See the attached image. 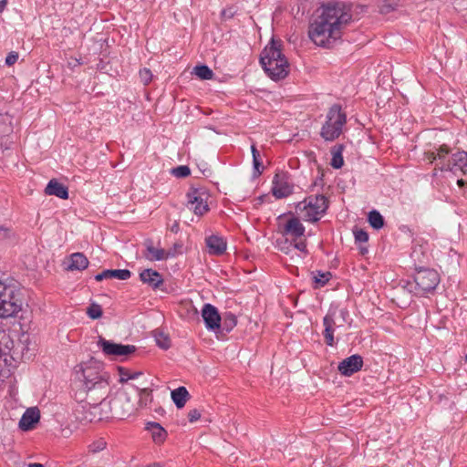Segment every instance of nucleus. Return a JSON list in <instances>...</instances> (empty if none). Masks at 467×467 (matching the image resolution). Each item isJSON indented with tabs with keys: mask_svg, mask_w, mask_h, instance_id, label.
Instances as JSON below:
<instances>
[{
	"mask_svg": "<svg viewBox=\"0 0 467 467\" xmlns=\"http://www.w3.org/2000/svg\"><path fill=\"white\" fill-rule=\"evenodd\" d=\"M351 20L350 9L344 4L323 5L309 26L308 36L315 45L329 48L341 38L343 30Z\"/></svg>",
	"mask_w": 467,
	"mask_h": 467,
	"instance_id": "nucleus-1",
	"label": "nucleus"
},
{
	"mask_svg": "<svg viewBox=\"0 0 467 467\" xmlns=\"http://www.w3.org/2000/svg\"><path fill=\"white\" fill-rule=\"evenodd\" d=\"M75 376L81 382L85 392L95 389H106L109 385L108 372L104 370L102 363L94 358L77 365Z\"/></svg>",
	"mask_w": 467,
	"mask_h": 467,
	"instance_id": "nucleus-2",
	"label": "nucleus"
},
{
	"mask_svg": "<svg viewBox=\"0 0 467 467\" xmlns=\"http://www.w3.org/2000/svg\"><path fill=\"white\" fill-rule=\"evenodd\" d=\"M281 44L272 39L260 57V62L266 74L274 80L285 78L289 73V63L282 53Z\"/></svg>",
	"mask_w": 467,
	"mask_h": 467,
	"instance_id": "nucleus-3",
	"label": "nucleus"
},
{
	"mask_svg": "<svg viewBox=\"0 0 467 467\" xmlns=\"http://www.w3.org/2000/svg\"><path fill=\"white\" fill-rule=\"evenodd\" d=\"M296 209L303 220L317 222L327 209V201L324 195H312L298 202Z\"/></svg>",
	"mask_w": 467,
	"mask_h": 467,
	"instance_id": "nucleus-4",
	"label": "nucleus"
},
{
	"mask_svg": "<svg viewBox=\"0 0 467 467\" xmlns=\"http://www.w3.org/2000/svg\"><path fill=\"white\" fill-rule=\"evenodd\" d=\"M22 309L18 291L0 281V318L13 317Z\"/></svg>",
	"mask_w": 467,
	"mask_h": 467,
	"instance_id": "nucleus-5",
	"label": "nucleus"
},
{
	"mask_svg": "<svg viewBox=\"0 0 467 467\" xmlns=\"http://www.w3.org/2000/svg\"><path fill=\"white\" fill-rule=\"evenodd\" d=\"M347 122V116L338 105H333L327 114V120L321 129V136L326 140H334L340 136Z\"/></svg>",
	"mask_w": 467,
	"mask_h": 467,
	"instance_id": "nucleus-6",
	"label": "nucleus"
},
{
	"mask_svg": "<svg viewBox=\"0 0 467 467\" xmlns=\"http://www.w3.org/2000/svg\"><path fill=\"white\" fill-rule=\"evenodd\" d=\"M109 402L102 400L99 404L83 406L81 410H78L77 418L85 423H92L102 420L109 417Z\"/></svg>",
	"mask_w": 467,
	"mask_h": 467,
	"instance_id": "nucleus-7",
	"label": "nucleus"
},
{
	"mask_svg": "<svg viewBox=\"0 0 467 467\" xmlns=\"http://www.w3.org/2000/svg\"><path fill=\"white\" fill-rule=\"evenodd\" d=\"M209 193L204 188H191L187 192V207L202 216L209 211Z\"/></svg>",
	"mask_w": 467,
	"mask_h": 467,
	"instance_id": "nucleus-8",
	"label": "nucleus"
},
{
	"mask_svg": "<svg viewBox=\"0 0 467 467\" xmlns=\"http://www.w3.org/2000/svg\"><path fill=\"white\" fill-rule=\"evenodd\" d=\"M416 289L419 293H429L433 291L440 283V275L433 269H420L414 276Z\"/></svg>",
	"mask_w": 467,
	"mask_h": 467,
	"instance_id": "nucleus-9",
	"label": "nucleus"
},
{
	"mask_svg": "<svg viewBox=\"0 0 467 467\" xmlns=\"http://www.w3.org/2000/svg\"><path fill=\"white\" fill-rule=\"evenodd\" d=\"M279 220L280 233L283 235L290 236L294 241L304 235L306 229L297 217H291L286 221H284L282 218Z\"/></svg>",
	"mask_w": 467,
	"mask_h": 467,
	"instance_id": "nucleus-10",
	"label": "nucleus"
},
{
	"mask_svg": "<svg viewBox=\"0 0 467 467\" xmlns=\"http://www.w3.org/2000/svg\"><path fill=\"white\" fill-rule=\"evenodd\" d=\"M292 192L293 185L288 181L287 175L284 172L276 173L273 181V195L277 199H281L289 196Z\"/></svg>",
	"mask_w": 467,
	"mask_h": 467,
	"instance_id": "nucleus-11",
	"label": "nucleus"
},
{
	"mask_svg": "<svg viewBox=\"0 0 467 467\" xmlns=\"http://www.w3.org/2000/svg\"><path fill=\"white\" fill-rule=\"evenodd\" d=\"M202 317L207 329L214 331L220 328L221 317L215 306L205 304L202 309Z\"/></svg>",
	"mask_w": 467,
	"mask_h": 467,
	"instance_id": "nucleus-12",
	"label": "nucleus"
},
{
	"mask_svg": "<svg viewBox=\"0 0 467 467\" xmlns=\"http://www.w3.org/2000/svg\"><path fill=\"white\" fill-rule=\"evenodd\" d=\"M336 309H330L328 313L325 316L323 319V325H324V331L323 335L325 337V341L328 346H334L335 339H334V332L336 330V327H340L341 325L337 326L336 322Z\"/></svg>",
	"mask_w": 467,
	"mask_h": 467,
	"instance_id": "nucleus-13",
	"label": "nucleus"
},
{
	"mask_svg": "<svg viewBox=\"0 0 467 467\" xmlns=\"http://www.w3.org/2000/svg\"><path fill=\"white\" fill-rule=\"evenodd\" d=\"M363 359L359 355H352L338 364V370L344 376H351L361 369Z\"/></svg>",
	"mask_w": 467,
	"mask_h": 467,
	"instance_id": "nucleus-14",
	"label": "nucleus"
},
{
	"mask_svg": "<svg viewBox=\"0 0 467 467\" xmlns=\"http://www.w3.org/2000/svg\"><path fill=\"white\" fill-rule=\"evenodd\" d=\"M205 241L210 254L221 255L226 250V241L219 235L213 234L208 236Z\"/></svg>",
	"mask_w": 467,
	"mask_h": 467,
	"instance_id": "nucleus-15",
	"label": "nucleus"
},
{
	"mask_svg": "<svg viewBox=\"0 0 467 467\" xmlns=\"http://www.w3.org/2000/svg\"><path fill=\"white\" fill-rule=\"evenodd\" d=\"M40 413L36 408H29L23 414L19 421V427L23 431L31 430L34 424L39 420Z\"/></svg>",
	"mask_w": 467,
	"mask_h": 467,
	"instance_id": "nucleus-16",
	"label": "nucleus"
},
{
	"mask_svg": "<svg viewBox=\"0 0 467 467\" xmlns=\"http://www.w3.org/2000/svg\"><path fill=\"white\" fill-rule=\"evenodd\" d=\"M456 166H467V151L462 150L453 153L451 160L442 163L441 170L452 171Z\"/></svg>",
	"mask_w": 467,
	"mask_h": 467,
	"instance_id": "nucleus-17",
	"label": "nucleus"
},
{
	"mask_svg": "<svg viewBox=\"0 0 467 467\" xmlns=\"http://www.w3.org/2000/svg\"><path fill=\"white\" fill-rule=\"evenodd\" d=\"M140 280L151 286L152 288H158L163 282L161 275L159 272L152 269H145L140 275Z\"/></svg>",
	"mask_w": 467,
	"mask_h": 467,
	"instance_id": "nucleus-18",
	"label": "nucleus"
},
{
	"mask_svg": "<svg viewBox=\"0 0 467 467\" xmlns=\"http://www.w3.org/2000/svg\"><path fill=\"white\" fill-rule=\"evenodd\" d=\"M45 192L47 195H54L64 200L68 198L67 188L54 179L49 181L45 189Z\"/></svg>",
	"mask_w": 467,
	"mask_h": 467,
	"instance_id": "nucleus-19",
	"label": "nucleus"
},
{
	"mask_svg": "<svg viewBox=\"0 0 467 467\" xmlns=\"http://www.w3.org/2000/svg\"><path fill=\"white\" fill-rule=\"evenodd\" d=\"M170 255H174L170 252H166L161 248L153 246L152 242H147L145 256L150 261H160L168 258Z\"/></svg>",
	"mask_w": 467,
	"mask_h": 467,
	"instance_id": "nucleus-20",
	"label": "nucleus"
},
{
	"mask_svg": "<svg viewBox=\"0 0 467 467\" xmlns=\"http://www.w3.org/2000/svg\"><path fill=\"white\" fill-rule=\"evenodd\" d=\"M142 375L141 371H131L130 369L119 366V384L121 385V389H124L125 384L128 381H135Z\"/></svg>",
	"mask_w": 467,
	"mask_h": 467,
	"instance_id": "nucleus-21",
	"label": "nucleus"
},
{
	"mask_svg": "<svg viewBox=\"0 0 467 467\" xmlns=\"http://www.w3.org/2000/svg\"><path fill=\"white\" fill-rule=\"evenodd\" d=\"M88 261L87 257L81 253H75L69 258V264L67 266V270H84L88 267Z\"/></svg>",
	"mask_w": 467,
	"mask_h": 467,
	"instance_id": "nucleus-22",
	"label": "nucleus"
},
{
	"mask_svg": "<svg viewBox=\"0 0 467 467\" xmlns=\"http://www.w3.org/2000/svg\"><path fill=\"white\" fill-rule=\"evenodd\" d=\"M171 396L176 407L182 409L184 407L190 395L185 387H179L171 391Z\"/></svg>",
	"mask_w": 467,
	"mask_h": 467,
	"instance_id": "nucleus-23",
	"label": "nucleus"
},
{
	"mask_svg": "<svg viewBox=\"0 0 467 467\" xmlns=\"http://www.w3.org/2000/svg\"><path fill=\"white\" fill-rule=\"evenodd\" d=\"M146 429L150 431L155 442H162L167 435L166 431L157 422H148Z\"/></svg>",
	"mask_w": 467,
	"mask_h": 467,
	"instance_id": "nucleus-24",
	"label": "nucleus"
},
{
	"mask_svg": "<svg viewBox=\"0 0 467 467\" xmlns=\"http://www.w3.org/2000/svg\"><path fill=\"white\" fill-rule=\"evenodd\" d=\"M98 347L107 356L117 355V344L105 339L101 336L99 337Z\"/></svg>",
	"mask_w": 467,
	"mask_h": 467,
	"instance_id": "nucleus-25",
	"label": "nucleus"
},
{
	"mask_svg": "<svg viewBox=\"0 0 467 467\" xmlns=\"http://www.w3.org/2000/svg\"><path fill=\"white\" fill-rule=\"evenodd\" d=\"M153 337L155 338L156 344L163 348L168 349L171 347V339L167 334L162 332L161 330L156 329L153 331Z\"/></svg>",
	"mask_w": 467,
	"mask_h": 467,
	"instance_id": "nucleus-26",
	"label": "nucleus"
},
{
	"mask_svg": "<svg viewBox=\"0 0 467 467\" xmlns=\"http://www.w3.org/2000/svg\"><path fill=\"white\" fill-rule=\"evenodd\" d=\"M342 150L343 147L341 145L335 146L332 149V160H331V166L335 169H339L343 166L344 161L342 157Z\"/></svg>",
	"mask_w": 467,
	"mask_h": 467,
	"instance_id": "nucleus-27",
	"label": "nucleus"
},
{
	"mask_svg": "<svg viewBox=\"0 0 467 467\" xmlns=\"http://www.w3.org/2000/svg\"><path fill=\"white\" fill-rule=\"evenodd\" d=\"M368 223L375 229H380L384 225L383 216L376 210L369 212Z\"/></svg>",
	"mask_w": 467,
	"mask_h": 467,
	"instance_id": "nucleus-28",
	"label": "nucleus"
},
{
	"mask_svg": "<svg viewBox=\"0 0 467 467\" xmlns=\"http://www.w3.org/2000/svg\"><path fill=\"white\" fill-rule=\"evenodd\" d=\"M193 73L201 79H212L213 72L205 65L196 66L193 68Z\"/></svg>",
	"mask_w": 467,
	"mask_h": 467,
	"instance_id": "nucleus-29",
	"label": "nucleus"
},
{
	"mask_svg": "<svg viewBox=\"0 0 467 467\" xmlns=\"http://www.w3.org/2000/svg\"><path fill=\"white\" fill-rule=\"evenodd\" d=\"M139 391V387L136 386L134 383L128 381L127 384H125L124 389H121V386L119 387V392H121L126 396L127 401H130V399L132 397H135Z\"/></svg>",
	"mask_w": 467,
	"mask_h": 467,
	"instance_id": "nucleus-30",
	"label": "nucleus"
},
{
	"mask_svg": "<svg viewBox=\"0 0 467 467\" xmlns=\"http://www.w3.org/2000/svg\"><path fill=\"white\" fill-rule=\"evenodd\" d=\"M136 351V347L133 345H121L119 344V362L124 361L127 358Z\"/></svg>",
	"mask_w": 467,
	"mask_h": 467,
	"instance_id": "nucleus-31",
	"label": "nucleus"
},
{
	"mask_svg": "<svg viewBox=\"0 0 467 467\" xmlns=\"http://www.w3.org/2000/svg\"><path fill=\"white\" fill-rule=\"evenodd\" d=\"M87 314L91 319L99 318L102 316L101 306L98 304H91L87 308Z\"/></svg>",
	"mask_w": 467,
	"mask_h": 467,
	"instance_id": "nucleus-32",
	"label": "nucleus"
},
{
	"mask_svg": "<svg viewBox=\"0 0 467 467\" xmlns=\"http://www.w3.org/2000/svg\"><path fill=\"white\" fill-rule=\"evenodd\" d=\"M331 274L329 272L326 273H318L314 276L315 283L317 284L316 287H321L325 285L330 279Z\"/></svg>",
	"mask_w": 467,
	"mask_h": 467,
	"instance_id": "nucleus-33",
	"label": "nucleus"
},
{
	"mask_svg": "<svg viewBox=\"0 0 467 467\" xmlns=\"http://www.w3.org/2000/svg\"><path fill=\"white\" fill-rule=\"evenodd\" d=\"M171 172L178 178H184L190 175L191 171L188 166L182 165L172 169Z\"/></svg>",
	"mask_w": 467,
	"mask_h": 467,
	"instance_id": "nucleus-34",
	"label": "nucleus"
},
{
	"mask_svg": "<svg viewBox=\"0 0 467 467\" xmlns=\"http://www.w3.org/2000/svg\"><path fill=\"white\" fill-rule=\"evenodd\" d=\"M140 81L144 84V85H147L149 84L151 79H152V73L150 69L148 68H143L140 71Z\"/></svg>",
	"mask_w": 467,
	"mask_h": 467,
	"instance_id": "nucleus-35",
	"label": "nucleus"
},
{
	"mask_svg": "<svg viewBox=\"0 0 467 467\" xmlns=\"http://www.w3.org/2000/svg\"><path fill=\"white\" fill-rule=\"evenodd\" d=\"M450 151L451 150L446 144H442L441 146H440L436 152L438 160L443 161L447 155H449Z\"/></svg>",
	"mask_w": 467,
	"mask_h": 467,
	"instance_id": "nucleus-36",
	"label": "nucleus"
},
{
	"mask_svg": "<svg viewBox=\"0 0 467 467\" xmlns=\"http://www.w3.org/2000/svg\"><path fill=\"white\" fill-rule=\"evenodd\" d=\"M106 447V441H103V440H99L96 442H93L90 446H89V449L91 451L93 452H98V451H102L103 449H105Z\"/></svg>",
	"mask_w": 467,
	"mask_h": 467,
	"instance_id": "nucleus-37",
	"label": "nucleus"
},
{
	"mask_svg": "<svg viewBox=\"0 0 467 467\" xmlns=\"http://www.w3.org/2000/svg\"><path fill=\"white\" fill-rule=\"evenodd\" d=\"M354 234L356 241L359 243H365L368 240V235L367 232L363 230H357Z\"/></svg>",
	"mask_w": 467,
	"mask_h": 467,
	"instance_id": "nucleus-38",
	"label": "nucleus"
},
{
	"mask_svg": "<svg viewBox=\"0 0 467 467\" xmlns=\"http://www.w3.org/2000/svg\"><path fill=\"white\" fill-rule=\"evenodd\" d=\"M201 418V412L197 409L191 410L188 413L190 422H195Z\"/></svg>",
	"mask_w": 467,
	"mask_h": 467,
	"instance_id": "nucleus-39",
	"label": "nucleus"
},
{
	"mask_svg": "<svg viewBox=\"0 0 467 467\" xmlns=\"http://www.w3.org/2000/svg\"><path fill=\"white\" fill-rule=\"evenodd\" d=\"M18 58V55L16 52H11L8 54V56L5 58V64L8 66L14 65Z\"/></svg>",
	"mask_w": 467,
	"mask_h": 467,
	"instance_id": "nucleus-40",
	"label": "nucleus"
},
{
	"mask_svg": "<svg viewBox=\"0 0 467 467\" xmlns=\"http://www.w3.org/2000/svg\"><path fill=\"white\" fill-rule=\"evenodd\" d=\"M294 248L300 252L306 253V244L305 240L294 241Z\"/></svg>",
	"mask_w": 467,
	"mask_h": 467,
	"instance_id": "nucleus-41",
	"label": "nucleus"
},
{
	"mask_svg": "<svg viewBox=\"0 0 467 467\" xmlns=\"http://www.w3.org/2000/svg\"><path fill=\"white\" fill-rule=\"evenodd\" d=\"M103 277L107 278H117V269L105 270L102 272Z\"/></svg>",
	"mask_w": 467,
	"mask_h": 467,
	"instance_id": "nucleus-42",
	"label": "nucleus"
},
{
	"mask_svg": "<svg viewBox=\"0 0 467 467\" xmlns=\"http://www.w3.org/2000/svg\"><path fill=\"white\" fill-rule=\"evenodd\" d=\"M11 230L7 227L0 225V239L10 237Z\"/></svg>",
	"mask_w": 467,
	"mask_h": 467,
	"instance_id": "nucleus-43",
	"label": "nucleus"
},
{
	"mask_svg": "<svg viewBox=\"0 0 467 467\" xmlns=\"http://www.w3.org/2000/svg\"><path fill=\"white\" fill-rule=\"evenodd\" d=\"M130 272L129 270H126V269L119 270V279L126 280V279L130 278Z\"/></svg>",
	"mask_w": 467,
	"mask_h": 467,
	"instance_id": "nucleus-44",
	"label": "nucleus"
},
{
	"mask_svg": "<svg viewBox=\"0 0 467 467\" xmlns=\"http://www.w3.org/2000/svg\"><path fill=\"white\" fill-rule=\"evenodd\" d=\"M253 163L254 170L257 171V173L260 174L262 172V170H260V168L262 167V162L259 161V158H256V160L254 159Z\"/></svg>",
	"mask_w": 467,
	"mask_h": 467,
	"instance_id": "nucleus-45",
	"label": "nucleus"
},
{
	"mask_svg": "<svg viewBox=\"0 0 467 467\" xmlns=\"http://www.w3.org/2000/svg\"><path fill=\"white\" fill-rule=\"evenodd\" d=\"M339 315L342 317L343 321H346L347 317H348V311L345 308H342L339 310Z\"/></svg>",
	"mask_w": 467,
	"mask_h": 467,
	"instance_id": "nucleus-46",
	"label": "nucleus"
},
{
	"mask_svg": "<svg viewBox=\"0 0 467 467\" xmlns=\"http://www.w3.org/2000/svg\"><path fill=\"white\" fill-rule=\"evenodd\" d=\"M251 150H252V154H253V160L256 158H259V151L257 150V149L255 148L254 145H252L251 147Z\"/></svg>",
	"mask_w": 467,
	"mask_h": 467,
	"instance_id": "nucleus-47",
	"label": "nucleus"
},
{
	"mask_svg": "<svg viewBox=\"0 0 467 467\" xmlns=\"http://www.w3.org/2000/svg\"><path fill=\"white\" fill-rule=\"evenodd\" d=\"M7 5V0H1L0 1V15L4 12Z\"/></svg>",
	"mask_w": 467,
	"mask_h": 467,
	"instance_id": "nucleus-48",
	"label": "nucleus"
},
{
	"mask_svg": "<svg viewBox=\"0 0 467 467\" xmlns=\"http://www.w3.org/2000/svg\"><path fill=\"white\" fill-rule=\"evenodd\" d=\"M428 159L431 162H433L435 160H438L437 154L435 152H429Z\"/></svg>",
	"mask_w": 467,
	"mask_h": 467,
	"instance_id": "nucleus-49",
	"label": "nucleus"
},
{
	"mask_svg": "<svg viewBox=\"0 0 467 467\" xmlns=\"http://www.w3.org/2000/svg\"><path fill=\"white\" fill-rule=\"evenodd\" d=\"M171 231L172 233H177L179 231V223L174 222V223L171 226Z\"/></svg>",
	"mask_w": 467,
	"mask_h": 467,
	"instance_id": "nucleus-50",
	"label": "nucleus"
},
{
	"mask_svg": "<svg viewBox=\"0 0 467 467\" xmlns=\"http://www.w3.org/2000/svg\"><path fill=\"white\" fill-rule=\"evenodd\" d=\"M457 184H458L459 187H463L465 185V182L462 179H459L457 181Z\"/></svg>",
	"mask_w": 467,
	"mask_h": 467,
	"instance_id": "nucleus-51",
	"label": "nucleus"
},
{
	"mask_svg": "<svg viewBox=\"0 0 467 467\" xmlns=\"http://www.w3.org/2000/svg\"><path fill=\"white\" fill-rule=\"evenodd\" d=\"M95 279H96L97 281H101V280H103V279H105V278L103 277L102 273H100V274H98V275L95 276Z\"/></svg>",
	"mask_w": 467,
	"mask_h": 467,
	"instance_id": "nucleus-52",
	"label": "nucleus"
},
{
	"mask_svg": "<svg viewBox=\"0 0 467 467\" xmlns=\"http://www.w3.org/2000/svg\"><path fill=\"white\" fill-rule=\"evenodd\" d=\"M28 467H44L41 463H30Z\"/></svg>",
	"mask_w": 467,
	"mask_h": 467,
	"instance_id": "nucleus-53",
	"label": "nucleus"
},
{
	"mask_svg": "<svg viewBox=\"0 0 467 467\" xmlns=\"http://www.w3.org/2000/svg\"><path fill=\"white\" fill-rule=\"evenodd\" d=\"M230 321H232V325H233V326H235V324H236V320H235V317H231Z\"/></svg>",
	"mask_w": 467,
	"mask_h": 467,
	"instance_id": "nucleus-54",
	"label": "nucleus"
},
{
	"mask_svg": "<svg viewBox=\"0 0 467 467\" xmlns=\"http://www.w3.org/2000/svg\"><path fill=\"white\" fill-rule=\"evenodd\" d=\"M149 467H161L158 463H153L152 465H150Z\"/></svg>",
	"mask_w": 467,
	"mask_h": 467,
	"instance_id": "nucleus-55",
	"label": "nucleus"
},
{
	"mask_svg": "<svg viewBox=\"0 0 467 467\" xmlns=\"http://www.w3.org/2000/svg\"><path fill=\"white\" fill-rule=\"evenodd\" d=\"M466 360H467V354H466Z\"/></svg>",
	"mask_w": 467,
	"mask_h": 467,
	"instance_id": "nucleus-56",
	"label": "nucleus"
}]
</instances>
